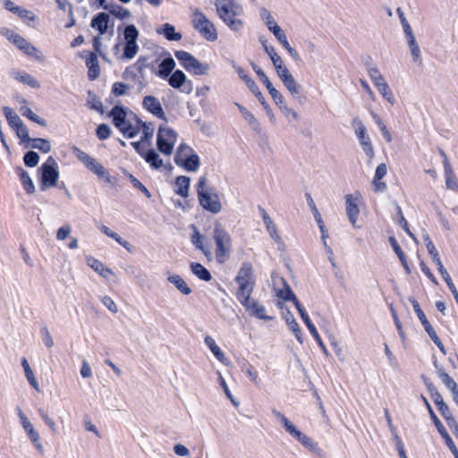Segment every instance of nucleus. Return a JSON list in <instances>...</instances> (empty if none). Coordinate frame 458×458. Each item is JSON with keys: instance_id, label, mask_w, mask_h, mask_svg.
I'll list each match as a JSON object with an SVG mask.
<instances>
[{"instance_id": "1", "label": "nucleus", "mask_w": 458, "mask_h": 458, "mask_svg": "<svg viewBox=\"0 0 458 458\" xmlns=\"http://www.w3.org/2000/svg\"><path fill=\"white\" fill-rule=\"evenodd\" d=\"M219 19L233 32L242 33L244 29L243 9L235 0H216L215 2Z\"/></svg>"}, {"instance_id": "2", "label": "nucleus", "mask_w": 458, "mask_h": 458, "mask_svg": "<svg viewBox=\"0 0 458 458\" xmlns=\"http://www.w3.org/2000/svg\"><path fill=\"white\" fill-rule=\"evenodd\" d=\"M114 125L127 138H134V132L140 126V119L131 110L115 106L110 112Z\"/></svg>"}, {"instance_id": "3", "label": "nucleus", "mask_w": 458, "mask_h": 458, "mask_svg": "<svg viewBox=\"0 0 458 458\" xmlns=\"http://www.w3.org/2000/svg\"><path fill=\"white\" fill-rule=\"evenodd\" d=\"M198 200L200 207L212 214L222 211L223 205L216 191L207 185L206 178L201 177L197 185Z\"/></svg>"}, {"instance_id": "4", "label": "nucleus", "mask_w": 458, "mask_h": 458, "mask_svg": "<svg viewBox=\"0 0 458 458\" xmlns=\"http://www.w3.org/2000/svg\"><path fill=\"white\" fill-rule=\"evenodd\" d=\"M212 237L216 244V259L221 264L225 263L232 252V237L228 231L219 223L215 225Z\"/></svg>"}, {"instance_id": "5", "label": "nucleus", "mask_w": 458, "mask_h": 458, "mask_svg": "<svg viewBox=\"0 0 458 458\" xmlns=\"http://www.w3.org/2000/svg\"><path fill=\"white\" fill-rule=\"evenodd\" d=\"M72 152L76 158L81 162L85 167L96 174L99 180L113 185L114 183V178L110 174L109 171L104 167L96 158L89 156L76 146L72 147Z\"/></svg>"}, {"instance_id": "6", "label": "nucleus", "mask_w": 458, "mask_h": 458, "mask_svg": "<svg viewBox=\"0 0 458 458\" xmlns=\"http://www.w3.org/2000/svg\"><path fill=\"white\" fill-rule=\"evenodd\" d=\"M260 17L267 30L275 36L282 47L293 58L297 60L299 58L297 51L291 47L285 32L278 25L271 12L267 8H262L260 10Z\"/></svg>"}, {"instance_id": "7", "label": "nucleus", "mask_w": 458, "mask_h": 458, "mask_svg": "<svg viewBox=\"0 0 458 458\" xmlns=\"http://www.w3.org/2000/svg\"><path fill=\"white\" fill-rule=\"evenodd\" d=\"M179 140L178 132L167 125V123L160 124L157 131V148L164 156L170 157Z\"/></svg>"}, {"instance_id": "8", "label": "nucleus", "mask_w": 458, "mask_h": 458, "mask_svg": "<svg viewBox=\"0 0 458 458\" xmlns=\"http://www.w3.org/2000/svg\"><path fill=\"white\" fill-rule=\"evenodd\" d=\"M238 284L236 296L238 300L251 296L255 286L252 265L249 262L243 263L235 276Z\"/></svg>"}, {"instance_id": "9", "label": "nucleus", "mask_w": 458, "mask_h": 458, "mask_svg": "<svg viewBox=\"0 0 458 458\" xmlns=\"http://www.w3.org/2000/svg\"><path fill=\"white\" fill-rule=\"evenodd\" d=\"M192 26L206 40L214 42L218 38L215 24L199 8H192Z\"/></svg>"}, {"instance_id": "10", "label": "nucleus", "mask_w": 458, "mask_h": 458, "mask_svg": "<svg viewBox=\"0 0 458 458\" xmlns=\"http://www.w3.org/2000/svg\"><path fill=\"white\" fill-rule=\"evenodd\" d=\"M1 34L27 56L39 62L44 61L45 57L41 50L30 44L22 36L6 28L1 30Z\"/></svg>"}, {"instance_id": "11", "label": "nucleus", "mask_w": 458, "mask_h": 458, "mask_svg": "<svg viewBox=\"0 0 458 458\" xmlns=\"http://www.w3.org/2000/svg\"><path fill=\"white\" fill-rule=\"evenodd\" d=\"M396 13L399 16L400 22L403 28V31L405 37V40L407 43V47L409 48L410 54L411 55L412 62L415 64H420L422 61V55L420 47L417 42L415 34L407 21L403 10L401 8H397Z\"/></svg>"}, {"instance_id": "12", "label": "nucleus", "mask_w": 458, "mask_h": 458, "mask_svg": "<svg viewBox=\"0 0 458 458\" xmlns=\"http://www.w3.org/2000/svg\"><path fill=\"white\" fill-rule=\"evenodd\" d=\"M174 163L187 172H196L200 165L199 157L191 147L181 143L174 156Z\"/></svg>"}, {"instance_id": "13", "label": "nucleus", "mask_w": 458, "mask_h": 458, "mask_svg": "<svg viewBox=\"0 0 458 458\" xmlns=\"http://www.w3.org/2000/svg\"><path fill=\"white\" fill-rule=\"evenodd\" d=\"M17 416L21 426L26 435L28 440L32 445L33 448L39 454H44L46 452L45 446L42 442L39 432L36 429L33 423L30 420L29 417L20 408L17 409Z\"/></svg>"}, {"instance_id": "14", "label": "nucleus", "mask_w": 458, "mask_h": 458, "mask_svg": "<svg viewBox=\"0 0 458 458\" xmlns=\"http://www.w3.org/2000/svg\"><path fill=\"white\" fill-rule=\"evenodd\" d=\"M139 38V30L133 24L127 25L123 30V51L119 55V59L131 60L133 59L139 52V45L137 39Z\"/></svg>"}, {"instance_id": "15", "label": "nucleus", "mask_w": 458, "mask_h": 458, "mask_svg": "<svg viewBox=\"0 0 458 458\" xmlns=\"http://www.w3.org/2000/svg\"><path fill=\"white\" fill-rule=\"evenodd\" d=\"M276 419L279 420V422L282 424V426L284 428L285 431L293 438L298 440L304 447L310 451H316L318 449L317 445L313 442V440L300 431L295 425L288 420L283 413L279 411L274 412Z\"/></svg>"}, {"instance_id": "16", "label": "nucleus", "mask_w": 458, "mask_h": 458, "mask_svg": "<svg viewBox=\"0 0 458 458\" xmlns=\"http://www.w3.org/2000/svg\"><path fill=\"white\" fill-rule=\"evenodd\" d=\"M38 173L40 174V188L42 191L55 187L57 184L59 179L58 165L52 157H49L39 167Z\"/></svg>"}, {"instance_id": "17", "label": "nucleus", "mask_w": 458, "mask_h": 458, "mask_svg": "<svg viewBox=\"0 0 458 458\" xmlns=\"http://www.w3.org/2000/svg\"><path fill=\"white\" fill-rule=\"evenodd\" d=\"M369 76L375 86V88L377 89L381 97L390 105L394 106L395 105V98L393 93L392 89L390 88L386 79L385 76L381 73V72L376 68L372 67L369 69L368 71Z\"/></svg>"}, {"instance_id": "18", "label": "nucleus", "mask_w": 458, "mask_h": 458, "mask_svg": "<svg viewBox=\"0 0 458 458\" xmlns=\"http://www.w3.org/2000/svg\"><path fill=\"white\" fill-rule=\"evenodd\" d=\"M175 57L180 61L182 66L195 75H206L209 71V65L207 63H201L192 55L186 51L179 50L174 54Z\"/></svg>"}, {"instance_id": "19", "label": "nucleus", "mask_w": 458, "mask_h": 458, "mask_svg": "<svg viewBox=\"0 0 458 458\" xmlns=\"http://www.w3.org/2000/svg\"><path fill=\"white\" fill-rule=\"evenodd\" d=\"M239 301L242 304L250 316L265 321L273 320L274 317L267 314L266 307L258 300L251 298V296L245 297L239 300Z\"/></svg>"}, {"instance_id": "20", "label": "nucleus", "mask_w": 458, "mask_h": 458, "mask_svg": "<svg viewBox=\"0 0 458 458\" xmlns=\"http://www.w3.org/2000/svg\"><path fill=\"white\" fill-rule=\"evenodd\" d=\"M259 212L269 237L277 245V249L280 251H284L285 244L278 232L276 223L272 220V218L269 216L268 213L265 210V208L259 207Z\"/></svg>"}, {"instance_id": "21", "label": "nucleus", "mask_w": 458, "mask_h": 458, "mask_svg": "<svg viewBox=\"0 0 458 458\" xmlns=\"http://www.w3.org/2000/svg\"><path fill=\"white\" fill-rule=\"evenodd\" d=\"M273 292L278 298L277 301H293L296 307V302H300L296 295L291 289L287 282L282 277H276L273 281Z\"/></svg>"}, {"instance_id": "22", "label": "nucleus", "mask_w": 458, "mask_h": 458, "mask_svg": "<svg viewBox=\"0 0 458 458\" xmlns=\"http://www.w3.org/2000/svg\"><path fill=\"white\" fill-rule=\"evenodd\" d=\"M344 202L348 220L353 227H356L360 212V207L362 204L361 196L359 192H356L355 194H347L344 197Z\"/></svg>"}, {"instance_id": "23", "label": "nucleus", "mask_w": 458, "mask_h": 458, "mask_svg": "<svg viewBox=\"0 0 458 458\" xmlns=\"http://www.w3.org/2000/svg\"><path fill=\"white\" fill-rule=\"evenodd\" d=\"M355 135L365 155L372 159L375 156V150L367 129L361 121H356L354 125Z\"/></svg>"}, {"instance_id": "24", "label": "nucleus", "mask_w": 458, "mask_h": 458, "mask_svg": "<svg viewBox=\"0 0 458 458\" xmlns=\"http://www.w3.org/2000/svg\"><path fill=\"white\" fill-rule=\"evenodd\" d=\"M276 305L282 310V318H284L288 329L294 335L295 338L300 344L303 343L301 331L298 322L296 321L293 313L287 309L281 301H276Z\"/></svg>"}, {"instance_id": "25", "label": "nucleus", "mask_w": 458, "mask_h": 458, "mask_svg": "<svg viewBox=\"0 0 458 458\" xmlns=\"http://www.w3.org/2000/svg\"><path fill=\"white\" fill-rule=\"evenodd\" d=\"M85 262L89 267L106 280H109L114 276V273L111 268L107 267L101 260L92 255H86Z\"/></svg>"}, {"instance_id": "26", "label": "nucleus", "mask_w": 458, "mask_h": 458, "mask_svg": "<svg viewBox=\"0 0 458 458\" xmlns=\"http://www.w3.org/2000/svg\"><path fill=\"white\" fill-rule=\"evenodd\" d=\"M265 53L270 57V60L274 65V68L278 77L290 72L287 66L284 64L282 57L276 52L274 47L265 46Z\"/></svg>"}, {"instance_id": "27", "label": "nucleus", "mask_w": 458, "mask_h": 458, "mask_svg": "<svg viewBox=\"0 0 458 458\" xmlns=\"http://www.w3.org/2000/svg\"><path fill=\"white\" fill-rule=\"evenodd\" d=\"M142 104L144 108H146L153 115L167 123L165 111L161 106L160 101L157 98L153 96H147L144 98Z\"/></svg>"}, {"instance_id": "28", "label": "nucleus", "mask_w": 458, "mask_h": 458, "mask_svg": "<svg viewBox=\"0 0 458 458\" xmlns=\"http://www.w3.org/2000/svg\"><path fill=\"white\" fill-rule=\"evenodd\" d=\"M191 228L193 230V233L191 237L192 244L200 250L208 260H211L213 259V253L210 247L206 242L204 236L201 235L195 225H192Z\"/></svg>"}, {"instance_id": "29", "label": "nucleus", "mask_w": 458, "mask_h": 458, "mask_svg": "<svg viewBox=\"0 0 458 458\" xmlns=\"http://www.w3.org/2000/svg\"><path fill=\"white\" fill-rule=\"evenodd\" d=\"M284 87L293 98H297L301 92V85L297 82L291 72L279 77Z\"/></svg>"}, {"instance_id": "30", "label": "nucleus", "mask_w": 458, "mask_h": 458, "mask_svg": "<svg viewBox=\"0 0 458 458\" xmlns=\"http://www.w3.org/2000/svg\"><path fill=\"white\" fill-rule=\"evenodd\" d=\"M109 15L106 13H99L92 18L90 26L103 35L107 31Z\"/></svg>"}, {"instance_id": "31", "label": "nucleus", "mask_w": 458, "mask_h": 458, "mask_svg": "<svg viewBox=\"0 0 458 458\" xmlns=\"http://www.w3.org/2000/svg\"><path fill=\"white\" fill-rule=\"evenodd\" d=\"M167 281L183 295H190L192 292L187 282L180 275L168 274Z\"/></svg>"}, {"instance_id": "32", "label": "nucleus", "mask_w": 458, "mask_h": 458, "mask_svg": "<svg viewBox=\"0 0 458 458\" xmlns=\"http://www.w3.org/2000/svg\"><path fill=\"white\" fill-rule=\"evenodd\" d=\"M204 343L213 355L222 363H227V358L222 349L216 344V341L210 335H208L204 339Z\"/></svg>"}, {"instance_id": "33", "label": "nucleus", "mask_w": 458, "mask_h": 458, "mask_svg": "<svg viewBox=\"0 0 458 458\" xmlns=\"http://www.w3.org/2000/svg\"><path fill=\"white\" fill-rule=\"evenodd\" d=\"M445 185L447 189L458 191V182L446 157L444 160Z\"/></svg>"}, {"instance_id": "34", "label": "nucleus", "mask_w": 458, "mask_h": 458, "mask_svg": "<svg viewBox=\"0 0 458 458\" xmlns=\"http://www.w3.org/2000/svg\"><path fill=\"white\" fill-rule=\"evenodd\" d=\"M174 67V60L171 56H168L162 60L161 63L158 64V70L157 74L162 79H166L173 73Z\"/></svg>"}, {"instance_id": "35", "label": "nucleus", "mask_w": 458, "mask_h": 458, "mask_svg": "<svg viewBox=\"0 0 458 458\" xmlns=\"http://www.w3.org/2000/svg\"><path fill=\"white\" fill-rule=\"evenodd\" d=\"M190 189V178L184 175L178 176L174 182V192L182 197L186 198L189 195Z\"/></svg>"}, {"instance_id": "36", "label": "nucleus", "mask_w": 458, "mask_h": 458, "mask_svg": "<svg viewBox=\"0 0 458 458\" xmlns=\"http://www.w3.org/2000/svg\"><path fill=\"white\" fill-rule=\"evenodd\" d=\"M168 84L176 89H182V86L188 82L186 75L181 71H174L168 78ZM191 85V82L189 81Z\"/></svg>"}, {"instance_id": "37", "label": "nucleus", "mask_w": 458, "mask_h": 458, "mask_svg": "<svg viewBox=\"0 0 458 458\" xmlns=\"http://www.w3.org/2000/svg\"><path fill=\"white\" fill-rule=\"evenodd\" d=\"M236 106L238 107L240 113L242 114L243 119L248 123V124L253 129L254 131H259L260 130V123L256 118V116L249 111L246 107L243 106L236 103Z\"/></svg>"}, {"instance_id": "38", "label": "nucleus", "mask_w": 458, "mask_h": 458, "mask_svg": "<svg viewBox=\"0 0 458 458\" xmlns=\"http://www.w3.org/2000/svg\"><path fill=\"white\" fill-rule=\"evenodd\" d=\"M100 231L105 234L106 235L107 237L109 238H112L113 240H114L117 243H119L120 245H122L124 249H126L129 252H131L132 250H131V245L130 244L129 242H127L126 240L123 239L118 233H114V231H112L109 227H107L106 225H102L100 227H99Z\"/></svg>"}, {"instance_id": "39", "label": "nucleus", "mask_w": 458, "mask_h": 458, "mask_svg": "<svg viewBox=\"0 0 458 458\" xmlns=\"http://www.w3.org/2000/svg\"><path fill=\"white\" fill-rule=\"evenodd\" d=\"M100 231L105 234L106 235L107 237L109 238H112L113 240H114L117 243H119L120 245H122L124 249H126L129 252H131L132 250H131V245L130 244L129 242H127L126 240L123 239L118 233H114V231H112L109 227H107L106 225H102L100 227H99Z\"/></svg>"}, {"instance_id": "40", "label": "nucleus", "mask_w": 458, "mask_h": 458, "mask_svg": "<svg viewBox=\"0 0 458 458\" xmlns=\"http://www.w3.org/2000/svg\"><path fill=\"white\" fill-rule=\"evenodd\" d=\"M154 133V127L151 123H146L140 120V126L135 130L134 137L140 135V140H149Z\"/></svg>"}, {"instance_id": "41", "label": "nucleus", "mask_w": 458, "mask_h": 458, "mask_svg": "<svg viewBox=\"0 0 458 458\" xmlns=\"http://www.w3.org/2000/svg\"><path fill=\"white\" fill-rule=\"evenodd\" d=\"M86 65L89 69V78L93 81L97 79L99 75V65L98 62L97 55L95 54H91L86 60Z\"/></svg>"}, {"instance_id": "42", "label": "nucleus", "mask_w": 458, "mask_h": 458, "mask_svg": "<svg viewBox=\"0 0 458 458\" xmlns=\"http://www.w3.org/2000/svg\"><path fill=\"white\" fill-rule=\"evenodd\" d=\"M370 114H371L374 122L377 125L378 129L380 130L386 142L390 143L393 140V136H392L390 130L387 128L386 124L383 121V119L377 114H376L374 112H371Z\"/></svg>"}, {"instance_id": "43", "label": "nucleus", "mask_w": 458, "mask_h": 458, "mask_svg": "<svg viewBox=\"0 0 458 458\" xmlns=\"http://www.w3.org/2000/svg\"><path fill=\"white\" fill-rule=\"evenodd\" d=\"M106 10L120 20L127 19L131 15L128 9L118 5L114 2L108 3V6H106Z\"/></svg>"}, {"instance_id": "44", "label": "nucleus", "mask_w": 458, "mask_h": 458, "mask_svg": "<svg viewBox=\"0 0 458 458\" xmlns=\"http://www.w3.org/2000/svg\"><path fill=\"white\" fill-rule=\"evenodd\" d=\"M145 161L153 168L159 169L164 164L163 160L160 158L159 154L154 149H148L144 154Z\"/></svg>"}, {"instance_id": "45", "label": "nucleus", "mask_w": 458, "mask_h": 458, "mask_svg": "<svg viewBox=\"0 0 458 458\" xmlns=\"http://www.w3.org/2000/svg\"><path fill=\"white\" fill-rule=\"evenodd\" d=\"M388 241H389V242H390L394 251L395 252V254L397 255L398 259H400L403 268L405 269V271L407 273H410L411 269H410V267H409L408 262L406 260L405 255H404L403 251L402 250L401 246L398 244L396 239L394 236H390L388 238Z\"/></svg>"}, {"instance_id": "46", "label": "nucleus", "mask_w": 458, "mask_h": 458, "mask_svg": "<svg viewBox=\"0 0 458 458\" xmlns=\"http://www.w3.org/2000/svg\"><path fill=\"white\" fill-rule=\"evenodd\" d=\"M21 366L24 369L25 377L29 381V383L31 385V386L36 390L39 391V385L34 376V373L29 364V361L26 358L21 359Z\"/></svg>"}, {"instance_id": "47", "label": "nucleus", "mask_w": 458, "mask_h": 458, "mask_svg": "<svg viewBox=\"0 0 458 458\" xmlns=\"http://www.w3.org/2000/svg\"><path fill=\"white\" fill-rule=\"evenodd\" d=\"M191 269L193 275L203 281L208 282L212 278L208 270L199 263H191Z\"/></svg>"}, {"instance_id": "48", "label": "nucleus", "mask_w": 458, "mask_h": 458, "mask_svg": "<svg viewBox=\"0 0 458 458\" xmlns=\"http://www.w3.org/2000/svg\"><path fill=\"white\" fill-rule=\"evenodd\" d=\"M18 171H19V176H20V180L21 182L23 189L29 194L34 193L35 192V185H34L33 181L30 178V174L21 168H20Z\"/></svg>"}, {"instance_id": "49", "label": "nucleus", "mask_w": 458, "mask_h": 458, "mask_svg": "<svg viewBox=\"0 0 458 458\" xmlns=\"http://www.w3.org/2000/svg\"><path fill=\"white\" fill-rule=\"evenodd\" d=\"M437 375L441 378L442 382L446 386V387L452 392L453 396H454L456 393H458V386L454 380L442 369H437Z\"/></svg>"}, {"instance_id": "50", "label": "nucleus", "mask_w": 458, "mask_h": 458, "mask_svg": "<svg viewBox=\"0 0 458 458\" xmlns=\"http://www.w3.org/2000/svg\"><path fill=\"white\" fill-rule=\"evenodd\" d=\"M14 79L26 85H29L33 89H38L40 87L39 81L33 76L26 72H15Z\"/></svg>"}, {"instance_id": "51", "label": "nucleus", "mask_w": 458, "mask_h": 458, "mask_svg": "<svg viewBox=\"0 0 458 458\" xmlns=\"http://www.w3.org/2000/svg\"><path fill=\"white\" fill-rule=\"evenodd\" d=\"M157 32L164 34L168 40L178 41L182 38V35L175 32L174 27L169 23L164 24L162 28L157 30Z\"/></svg>"}, {"instance_id": "52", "label": "nucleus", "mask_w": 458, "mask_h": 458, "mask_svg": "<svg viewBox=\"0 0 458 458\" xmlns=\"http://www.w3.org/2000/svg\"><path fill=\"white\" fill-rule=\"evenodd\" d=\"M16 14L29 26H34L38 20V16L33 12L21 7Z\"/></svg>"}, {"instance_id": "53", "label": "nucleus", "mask_w": 458, "mask_h": 458, "mask_svg": "<svg viewBox=\"0 0 458 458\" xmlns=\"http://www.w3.org/2000/svg\"><path fill=\"white\" fill-rule=\"evenodd\" d=\"M30 146L32 148H37V149L42 151L43 153H48L51 150L50 141L46 139H42V138L31 139L30 140Z\"/></svg>"}, {"instance_id": "54", "label": "nucleus", "mask_w": 458, "mask_h": 458, "mask_svg": "<svg viewBox=\"0 0 458 458\" xmlns=\"http://www.w3.org/2000/svg\"><path fill=\"white\" fill-rule=\"evenodd\" d=\"M20 112L23 116L29 118L32 122L41 126H47V122L44 119L40 118L38 114H36L29 106H22L20 108Z\"/></svg>"}, {"instance_id": "55", "label": "nucleus", "mask_w": 458, "mask_h": 458, "mask_svg": "<svg viewBox=\"0 0 458 458\" xmlns=\"http://www.w3.org/2000/svg\"><path fill=\"white\" fill-rule=\"evenodd\" d=\"M3 111L11 128H14L22 123L19 115L12 108L5 106Z\"/></svg>"}, {"instance_id": "56", "label": "nucleus", "mask_w": 458, "mask_h": 458, "mask_svg": "<svg viewBox=\"0 0 458 458\" xmlns=\"http://www.w3.org/2000/svg\"><path fill=\"white\" fill-rule=\"evenodd\" d=\"M423 399V402H424V404L428 410V412L430 416V419L432 420V421L434 422L437 429V432L439 434H443L444 431H445V428L444 427V425L441 423V421L439 420V419L437 417V415L435 414V412L433 411L432 410V407L431 405L429 404L428 401L427 400V398L425 397H422Z\"/></svg>"}, {"instance_id": "57", "label": "nucleus", "mask_w": 458, "mask_h": 458, "mask_svg": "<svg viewBox=\"0 0 458 458\" xmlns=\"http://www.w3.org/2000/svg\"><path fill=\"white\" fill-rule=\"evenodd\" d=\"M100 301L111 313L116 314L118 312V306L112 297L103 295L100 297Z\"/></svg>"}, {"instance_id": "58", "label": "nucleus", "mask_w": 458, "mask_h": 458, "mask_svg": "<svg viewBox=\"0 0 458 458\" xmlns=\"http://www.w3.org/2000/svg\"><path fill=\"white\" fill-rule=\"evenodd\" d=\"M40 417L45 424L47 426L49 430L55 434L57 432V424L55 420L50 417L46 411H39Z\"/></svg>"}, {"instance_id": "59", "label": "nucleus", "mask_w": 458, "mask_h": 458, "mask_svg": "<svg viewBox=\"0 0 458 458\" xmlns=\"http://www.w3.org/2000/svg\"><path fill=\"white\" fill-rule=\"evenodd\" d=\"M23 161L27 166L34 167L38 164L39 156L38 153L34 151H29L28 153L25 154Z\"/></svg>"}, {"instance_id": "60", "label": "nucleus", "mask_w": 458, "mask_h": 458, "mask_svg": "<svg viewBox=\"0 0 458 458\" xmlns=\"http://www.w3.org/2000/svg\"><path fill=\"white\" fill-rule=\"evenodd\" d=\"M13 129L15 131L17 137L21 140V142L30 141L31 140L29 137V131L23 123Z\"/></svg>"}, {"instance_id": "61", "label": "nucleus", "mask_w": 458, "mask_h": 458, "mask_svg": "<svg viewBox=\"0 0 458 458\" xmlns=\"http://www.w3.org/2000/svg\"><path fill=\"white\" fill-rule=\"evenodd\" d=\"M72 233V226L70 225H64L61 226L56 232V240L63 242L66 240Z\"/></svg>"}, {"instance_id": "62", "label": "nucleus", "mask_w": 458, "mask_h": 458, "mask_svg": "<svg viewBox=\"0 0 458 458\" xmlns=\"http://www.w3.org/2000/svg\"><path fill=\"white\" fill-rule=\"evenodd\" d=\"M242 80L246 82L249 89L256 97L261 96V92L259 91L258 85L249 76H242Z\"/></svg>"}, {"instance_id": "63", "label": "nucleus", "mask_w": 458, "mask_h": 458, "mask_svg": "<svg viewBox=\"0 0 458 458\" xmlns=\"http://www.w3.org/2000/svg\"><path fill=\"white\" fill-rule=\"evenodd\" d=\"M174 453L180 457H188L191 454L190 450L182 444H176L173 447Z\"/></svg>"}, {"instance_id": "64", "label": "nucleus", "mask_w": 458, "mask_h": 458, "mask_svg": "<svg viewBox=\"0 0 458 458\" xmlns=\"http://www.w3.org/2000/svg\"><path fill=\"white\" fill-rule=\"evenodd\" d=\"M110 128L108 125L103 123L98 126L97 128V136L100 140H106L110 136Z\"/></svg>"}]
</instances>
